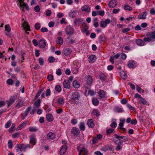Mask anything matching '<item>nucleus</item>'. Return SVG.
Segmentation results:
<instances>
[{
  "label": "nucleus",
  "instance_id": "dca6fc26",
  "mask_svg": "<svg viewBox=\"0 0 155 155\" xmlns=\"http://www.w3.org/2000/svg\"><path fill=\"white\" fill-rule=\"evenodd\" d=\"M147 15V12H144L140 14L138 16V18L140 19H145L146 18V16Z\"/></svg>",
  "mask_w": 155,
  "mask_h": 155
},
{
  "label": "nucleus",
  "instance_id": "1a4fd4ad",
  "mask_svg": "<svg viewBox=\"0 0 155 155\" xmlns=\"http://www.w3.org/2000/svg\"><path fill=\"white\" fill-rule=\"evenodd\" d=\"M114 136L118 140H120V138L123 139L124 140V142L126 141H128V139L127 137L124 136H119L117 134H115Z\"/></svg>",
  "mask_w": 155,
  "mask_h": 155
},
{
  "label": "nucleus",
  "instance_id": "aec40b11",
  "mask_svg": "<svg viewBox=\"0 0 155 155\" xmlns=\"http://www.w3.org/2000/svg\"><path fill=\"white\" fill-rule=\"evenodd\" d=\"M81 9L82 11L86 12L87 13L89 12L90 11L89 7L87 5L83 6Z\"/></svg>",
  "mask_w": 155,
  "mask_h": 155
},
{
  "label": "nucleus",
  "instance_id": "5fc2aeb1",
  "mask_svg": "<svg viewBox=\"0 0 155 155\" xmlns=\"http://www.w3.org/2000/svg\"><path fill=\"white\" fill-rule=\"evenodd\" d=\"M28 123V121H26L21 124L20 125L22 128H24L26 125Z\"/></svg>",
  "mask_w": 155,
  "mask_h": 155
},
{
  "label": "nucleus",
  "instance_id": "4d7b16f0",
  "mask_svg": "<svg viewBox=\"0 0 155 155\" xmlns=\"http://www.w3.org/2000/svg\"><path fill=\"white\" fill-rule=\"evenodd\" d=\"M20 133L19 132H16L15 133L12 134V137L13 138H16L19 137L20 135Z\"/></svg>",
  "mask_w": 155,
  "mask_h": 155
},
{
  "label": "nucleus",
  "instance_id": "680f3d73",
  "mask_svg": "<svg viewBox=\"0 0 155 155\" xmlns=\"http://www.w3.org/2000/svg\"><path fill=\"white\" fill-rule=\"evenodd\" d=\"M11 124V121H9L5 125V127L6 128H9Z\"/></svg>",
  "mask_w": 155,
  "mask_h": 155
},
{
  "label": "nucleus",
  "instance_id": "4468645a",
  "mask_svg": "<svg viewBox=\"0 0 155 155\" xmlns=\"http://www.w3.org/2000/svg\"><path fill=\"white\" fill-rule=\"evenodd\" d=\"M67 146L66 145H64L62 146V148L60 151V155H63L66 152L67 150Z\"/></svg>",
  "mask_w": 155,
  "mask_h": 155
},
{
  "label": "nucleus",
  "instance_id": "79ce46f5",
  "mask_svg": "<svg viewBox=\"0 0 155 155\" xmlns=\"http://www.w3.org/2000/svg\"><path fill=\"white\" fill-rule=\"evenodd\" d=\"M55 90L58 92H60L61 91V88L60 85H57L55 87Z\"/></svg>",
  "mask_w": 155,
  "mask_h": 155
},
{
  "label": "nucleus",
  "instance_id": "603ef678",
  "mask_svg": "<svg viewBox=\"0 0 155 155\" xmlns=\"http://www.w3.org/2000/svg\"><path fill=\"white\" fill-rule=\"evenodd\" d=\"M51 91L49 89H47L46 91L45 95L46 96L48 97L51 95Z\"/></svg>",
  "mask_w": 155,
  "mask_h": 155
},
{
  "label": "nucleus",
  "instance_id": "864d4df0",
  "mask_svg": "<svg viewBox=\"0 0 155 155\" xmlns=\"http://www.w3.org/2000/svg\"><path fill=\"white\" fill-rule=\"evenodd\" d=\"M58 102L60 104H62L64 103V100L61 98H60L58 99Z\"/></svg>",
  "mask_w": 155,
  "mask_h": 155
},
{
  "label": "nucleus",
  "instance_id": "2f4dec72",
  "mask_svg": "<svg viewBox=\"0 0 155 155\" xmlns=\"http://www.w3.org/2000/svg\"><path fill=\"white\" fill-rule=\"evenodd\" d=\"M23 103V101H19L16 105V108L17 109L19 108L22 106Z\"/></svg>",
  "mask_w": 155,
  "mask_h": 155
},
{
  "label": "nucleus",
  "instance_id": "bf43d9fd",
  "mask_svg": "<svg viewBox=\"0 0 155 155\" xmlns=\"http://www.w3.org/2000/svg\"><path fill=\"white\" fill-rule=\"evenodd\" d=\"M35 26L36 29L39 30L40 28L41 25L39 23H37L35 24Z\"/></svg>",
  "mask_w": 155,
  "mask_h": 155
},
{
  "label": "nucleus",
  "instance_id": "37998d69",
  "mask_svg": "<svg viewBox=\"0 0 155 155\" xmlns=\"http://www.w3.org/2000/svg\"><path fill=\"white\" fill-rule=\"evenodd\" d=\"M124 9L125 10H128L130 11L132 10V8L131 7H130L128 5H125L124 7Z\"/></svg>",
  "mask_w": 155,
  "mask_h": 155
},
{
  "label": "nucleus",
  "instance_id": "e2e57ef3",
  "mask_svg": "<svg viewBox=\"0 0 155 155\" xmlns=\"http://www.w3.org/2000/svg\"><path fill=\"white\" fill-rule=\"evenodd\" d=\"M34 9L35 12H38L40 11V8L38 5H37L35 7Z\"/></svg>",
  "mask_w": 155,
  "mask_h": 155
},
{
  "label": "nucleus",
  "instance_id": "3c124183",
  "mask_svg": "<svg viewBox=\"0 0 155 155\" xmlns=\"http://www.w3.org/2000/svg\"><path fill=\"white\" fill-rule=\"evenodd\" d=\"M53 75L51 74H48L47 77V78L49 81H52L53 80Z\"/></svg>",
  "mask_w": 155,
  "mask_h": 155
},
{
  "label": "nucleus",
  "instance_id": "f8f14e48",
  "mask_svg": "<svg viewBox=\"0 0 155 155\" xmlns=\"http://www.w3.org/2000/svg\"><path fill=\"white\" fill-rule=\"evenodd\" d=\"M15 96H11L9 101H7V103L8 104V107L11 105L15 101Z\"/></svg>",
  "mask_w": 155,
  "mask_h": 155
},
{
  "label": "nucleus",
  "instance_id": "39448f33",
  "mask_svg": "<svg viewBox=\"0 0 155 155\" xmlns=\"http://www.w3.org/2000/svg\"><path fill=\"white\" fill-rule=\"evenodd\" d=\"M65 32L67 35H72L74 33V29L70 26H67L65 29Z\"/></svg>",
  "mask_w": 155,
  "mask_h": 155
},
{
  "label": "nucleus",
  "instance_id": "c756f323",
  "mask_svg": "<svg viewBox=\"0 0 155 155\" xmlns=\"http://www.w3.org/2000/svg\"><path fill=\"white\" fill-rule=\"evenodd\" d=\"M135 64L134 62L131 61L130 62L127 64V66L130 68H135L134 65Z\"/></svg>",
  "mask_w": 155,
  "mask_h": 155
},
{
  "label": "nucleus",
  "instance_id": "5701e85b",
  "mask_svg": "<svg viewBox=\"0 0 155 155\" xmlns=\"http://www.w3.org/2000/svg\"><path fill=\"white\" fill-rule=\"evenodd\" d=\"M137 44L140 46H143L144 45V42L142 40L140 39H137L136 40Z\"/></svg>",
  "mask_w": 155,
  "mask_h": 155
},
{
  "label": "nucleus",
  "instance_id": "f704fd0d",
  "mask_svg": "<svg viewBox=\"0 0 155 155\" xmlns=\"http://www.w3.org/2000/svg\"><path fill=\"white\" fill-rule=\"evenodd\" d=\"M76 14L75 11H71L69 13V16L73 18L76 17Z\"/></svg>",
  "mask_w": 155,
  "mask_h": 155
},
{
  "label": "nucleus",
  "instance_id": "69168bd1",
  "mask_svg": "<svg viewBox=\"0 0 155 155\" xmlns=\"http://www.w3.org/2000/svg\"><path fill=\"white\" fill-rule=\"evenodd\" d=\"M46 15L48 17L50 16L51 14V11L49 10H48L46 12Z\"/></svg>",
  "mask_w": 155,
  "mask_h": 155
},
{
  "label": "nucleus",
  "instance_id": "ddd939ff",
  "mask_svg": "<svg viewBox=\"0 0 155 155\" xmlns=\"http://www.w3.org/2000/svg\"><path fill=\"white\" fill-rule=\"evenodd\" d=\"M63 86L65 88L70 89L71 87L70 82L68 80H65L63 82Z\"/></svg>",
  "mask_w": 155,
  "mask_h": 155
},
{
  "label": "nucleus",
  "instance_id": "9b49d317",
  "mask_svg": "<svg viewBox=\"0 0 155 155\" xmlns=\"http://www.w3.org/2000/svg\"><path fill=\"white\" fill-rule=\"evenodd\" d=\"M46 45V43L45 40L43 39H40L39 42V46L41 48H44Z\"/></svg>",
  "mask_w": 155,
  "mask_h": 155
},
{
  "label": "nucleus",
  "instance_id": "c9c22d12",
  "mask_svg": "<svg viewBox=\"0 0 155 155\" xmlns=\"http://www.w3.org/2000/svg\"><path fill=\"white\" fill-rule=\"evenodd\" d=\"M43 89H40L38 90V91L37 93L35 96V99H36L40 96V94L43 91Z\"/></svg>",
  "mask_w": 155,
  "mask_h": 155
},
{
  "label": "nucleus",
  "instance_id": "ea45409f",
  "mask_svg": "<svg viewBox=\"0 0 155 155\" xmlns=\"http://www.w3.org/2000/svg\"><path fill=\"white\" fill-rule=\"evenodd\" d=\"M120 77L123 79H125L126 78L127 74L125 72L122 71L120 73Z\"/></svg>",
  "mask_w": 155,
  "mask_h": 155
},
{
  "label": "nucleus",
  "instance_id": "c85d7f7f",
  "mask_svg": "<svg viewBox=\"0 0 155 155\" xmlns=\"http://www.w3.org/2000/svg\"><path fill=\"white\" fill-rule=\"evenodd\" d=\"M147 36L150 38H151L153 39H155V30L148 34Z\"/></svg>",
  "mask_w": 155,
  "mask_h": 155
},
{
  "label": "nucleus",
  "instance_id": "58836bf2",
  "mask_svg": "<svg viewBox=\"0 0 155 155\" xmlns=\"http://www.w3.org/2000/svg\"><path fill=\"white\" fill-rule=\"evenodd\" d=\"M15 124L14 123H12V127L10 128L9 129L8 131L9 133H12L14 130L15 127Z\"/></svg>",
  "mask_w": 155,
  "mask_h": 155
},
{
  "label": "nucleus",
  "instance_id": "20e7f679",
  "mask_svg": "<svg viewBox=\"0 0 155 155\" xmlns=\"http://www.w3.org/2000/svg\"><path fill=\"white\" fill-rule=\"evenodd\" d=\"M17 149H16L17 151L18 152L20 150V152L22 150H25L27 148V145L23 144H17L16 146Z\"/></svg>",
  "mask_w": 155,
  "mask_h": 155
},
{
  "label": "nucleus",
  "instance_id": "72a5a7b5",
  "mask_svg": "<svg viewBox=\"0 0 155 155\" xmlns=\"http://www.w3.org/2000/svg\"><path fill=\"white\" fill-rule=\"evenodd\" d=\"M73 84L74 87L75 88H78L80 86L79 83L76 80L74 81Z\"/></svg>",
  "mask_w": 155,
  "mask_h": 155
},
{
  "label": "nucleus",
  "instance_id": "774afa93",
  "mask_svg": "<svg viewBox=\"0 0 155 155\" xmlns=\"http://www.w3.org/2000/svg\"><path fill=\"white\" fill-rule=\"evenodd\" d=\"M131 123L134 125H136L137 123V121L136 119H133L131 120Z\"/></svg>",
  "mask_w": 155,
  "mask_h": 155
},
{
  "label": "nucleus",
  "instance_id": "f3484780",
  "mask_svg": "<svg viewBox=\"0 0 155 155\" xmlns=\"http://www.w3.org/2000/svg\"><path fill=\"white\" fill-rule=\"evenodd\" d=\"M30 143L34 145H36V140L35 136L31 135L30 136Z\"/></svg>",
  "mask_w": 155,
  "mask_h": 155
},
{
  "label": "nucleus",
  "instance_id": "a211bd4d",
  "mask_svg": "<svg viewBox=\"0 0 155 155\" xmlns=\"http://www.w3.org/2000/svg\"><path fill=\"white\" fill-rule=\"evenodd\" d=\"M72 50L69 48H64L63 51V53L65 56H68L71 53Z\"/></svg>",
  "mask_w": 155,
  "mask_h": 155
},
{
  "label": "nucleus",
  "instance_id": "338daca9",
  "mask_svg": "<svg viewBox=\"0 0 155 155\" xmlns=\"http://www.w3.org/2000/svg\"><path fill=\"white\" fill-rule=\"evenodd\" d=\"M40 30L42 32H46L48 31V28L45 27H43L41 28Z\"/></svg>",
  "mask_w": 155,
  "mask_h": 155
},
{
  "label": "nucleus",
  "instance_id": "09e8293b",
  "mask_svg": "<svg viewBox=\"0 0 155 155\" xmlns=\"http://www.w3.org/2000/svg\"><path fill=\"white\" fill-rule=\"evenodd\" d=\"M92 114H93V115L95 114L97 117L99 116L100 114L99 112L96 110H95L92 112Z\"/></svg>",
  "mask_w": 155,
  "mask_h": 155
},
{
  "label": "nucleus",
  "instance_id": "de8ad7c7",
  "mask_svg": "<svg viewBox=\"0 0 155 155\" xmlns=\"http://www.w3.org/2000/svg\"><path fill=\"white\" fill-rule=\"evenodd\" d=\"M140 101L144 105H147V102L143 98L141 97L140 99Z\"/></svg>",
  "mask_w": 155,
  "mask_h": 155
},
{
  "label": "nucleus",
  "instance_id": "c03bdc74",
  "mask_svg": "<svg viewBox=\"0 0 155 155\" xmlns=\"http://www.w3.org/2000/svg\"><path fill=\"white\" fill-rule=\"evenodd\" d=\"M29 130L31 132H36L38 130V129L34 127H30L29 128Z\"/></svg>",
  "mask_w": 155,
  "mask_h": 155
},
{
  "label": "nucleus",
  "instance_id": "49530a36",
  "mask_svg": "<svg viewBox=\"0 0 155 155\" xmlns=\"http://www.w3.org/2000/svg\"><path fill=\"white\" fill-rule=\"evenodd\" d=\"M48 60L50 63H52L54 61L55 59L53 57L50 56L48 58Z\"/></svg>",
  "mask_w": 155,
  "mask_h": 155
},
{
  "label": "nucleus",
  "instance_id": "7ed1b4c3",
  "mask_svg": "<svg viewBox=\"0 0 155 155\" xmlns=\"http://www.w3.org/2000/svg\"><path fill=\"white\" fill-rule=\"evenodd\" d=\"M74 22L75 25L79 26L81 24H83L84 23L85 21L83 18H77L74 19Z\"/></svg>",
  "mask_w": 155,
  "mask_h": 155
},
{
  "label": "nucleus",
  "instance_id": "0e129e2a",
  "mask_svg": "<svg viewBox=\"0 0 155 155\" xmlns=\"http://www.w3.org/2000/svg\"><path fill=\"white\" fill-rule=\"evenodd\" d=\"M99 15H101L102 16H104V12L103 10H101L97 11Z\"/></svg>",
  "mask_w": 155,
  "mask_h": 155
},
{
  "label": "nucleus",
  "instance_id": "f257e3e1",
  "mask_svg": "<svg viewBox=\"0 0 155 155\" xmlns=\"http://www.w3.org/2000/svg\"><path fill=\"white\" fill-rule=\"evenodd\" d=\"M86 83L84 84V87L85 88L89 89L92 85V78L90 76L88 75L86 76Z\"/></svg>",
  "mask_w": 155,
  "mask_h": 155
},
{
  "label": "nucleus",
  "instance_id": "393cba45",
  "mask_svg": "<svg viewBox=\"0 0 155 155\" xmlns=\"http://www.w3.org/2000/svg\"><path fill=\"white\" fill-rule=\"evenodd\" d=\"M114 110L115 112L119 113L123 112L124 111L122 108L117 106L115 107Z\"/></svg>",
  "mask_w": 155,
  "mask_h": 155
},
{
  "label": "nucleus",
  "instance_id": "e433bc0d",
  "mask_svg": "<svg viewBox=\"0 0 155 155\" xmlns=\"http://www.w3.org/2000/svg\"><path fill=\"white\" fill-rule=\"evenodd\" d=\"M20 6L21 7H25V8L27 11H28L29 10V7L28 4L24 3V2H21V4H20Z\"/></svg>",
  "mask_w": 155,
  "mask_h": 155
},
{
  "label": "nucleus",
  "instance_id": "13d9d810",
  "mask_svg": "<svg viewBox=\"0 0 155 155\" xmlns=\"http://www.w3.org/2000/svg\"><path fill=\"white\" fill-rule=\"evenodd\" d=\"M117 124L116 122H114L112 123L110 125L111 127L114 128H115L117 126Z\"/></svg>",
  "mask_w": 155,
  "mask_h": 155
},
{
  "label": "nucleus",
  "instance_id": "a878e982",
  "mask_svg": "<svg viewBox=\"0 0 155 155\" xmlns=\"http://www.w3.org/2000/svg\"><path fill=\"white\" fill-rule=\"evenodd\" d=\"M88 126L90 127H93L94 126L93 121L92 119H89L87 122Z\"/></svg>",
  "mask_w": 155,
  "mask_h": 155
},
{
  "label": "nucleus",
  "instance_id": "cd10ccee",
  "mask_svg": "<svg viewBox=\"0 0 155 155\" xmlns=\"http://www.w3.org/2000/svg\"><path fill=\"white\" fill-rule=\"evenodd\" d=\"M90 89L91 87L89 89L85 88V91L86 93L88 92V94H90V95L92 96L94 95V92L93 90H91Z\"/></svg>",
  "mask_w": 155,
  "mask_h": 155
},
{
  "label": "nucleus",
  "instance_id": "6ab92c4d",
  "mask_svg": "<svg viewBox=\"0 0 155 155\" xmlns=\"http://www.w3.org/2000/svg\"><path fill=\"white\" fill-rule=\"evenodd\" d=\"M89 61L90 63L94 62L96 59V56L94 55H92L88 58Z\"/></svg>",
  "mask_w": 155,
  "mask_h": 155
},
{
  "label": "nucleus",
  "instance_id": "2eb2a0df",
  "mask_svg": "<svg viewBox=\"0 0 155 155\" xmlns=\"http://www.w3.org/2000/svg\"><path fill=\"white\" fill-rule=\"evenodd\" d=\"M117 2L115 0H111L109 2L108 5L110 8L115 7L117 4Z\"/></svg>",
  "mask_w": 155,
  "mask_h": 155
},
{
  "label": "nucleus",
  "instance_id": "473e14b6",
  "mask_svg": "<svg viewBox=\"0 0 155 155\" xmlns=\"http://www.w3.org/2000/svg\"><path fill=\"white\" fill-rule=\"evenodd\" d=\"M79 127L81 130L84 131L85 129L84 123V122L81 123L80 124Z\"/></svg>",
  "mask_w": 155,
  "mask_h": 155
},
{
  "label": "nucleus",
  "instance_id": "8fccbe9b",
  "mask_svg": "<svg viewBox=\"0 0 155 155\" xmlns=\"http://www.w3.org/2000/svg\"><path fill=\"white\" fill-rule=\"evenodd\" d=\"M8 147L10 148H12V140H9L8 142Z\"/></svg>",
  "mask_w": 155,
  "mask_h": 155
},
{
  "label": "nucleus",
  "instance_id": "b1692460",
  "mask_svg": "<svg viewBox=\"0 0 155 155\" xmlns=\"http://www.w3.org/2000/svg\"><path fill=\"white\" fill-rule=\"evenodd\" d=\"M41 101L40 99H38L34 103L35 106L33 107H35L37 109H38L40 106V104L41 103Z\"/></svg>",
  "mask_w": 155,
  "mask_h": 155
},
{
  "label": "nucleus",
  "instance_id": "f03ea898",
  "mask_svg": "<svg viewBox=\"0 0 155 155\" xmlns=\"http://www.w3.org/2000/svg\"><path fill=\"white\" fill-rule=\"evenodd\" d=\"M79 146L77 147V149L79 152V155H88V151L86 148L84 147H82L81 148L79 149Z\"/></svg>",
  "mask_w": 155,
  "mask_h": 155
},
{
  "label": "nucleus",
  "instance_id": "4be33fe9",
  "mask_svg": "<svg viewBox=\"0 0 155 155\" xmlns=\"http://www.w3.org/2000/svg\"><path fill=\"white\" fill-rule=\"evenodd\" d=\"M46 119L49 122H51L54 119V118L51 115V114H48L46 116Z\"/></svg>",
  "mask_w": 155,
  "mask_h": 155
},
{
  "label": "nucleus",
  "instance_id": "6e6552de",
  "mask_svg": "<svg viewBox=\"0 0 155 155\" xmlns=\"http://www.w3.org/2000/svg\"><path fill=\"white\" fill-rule=\"evenodd\" d=\"M100 98L99 99L101 100H103L106 98L105 97V92L103 90H100L98 92Z\"/></svg>",
  "mask_w": 155,
  "mask_h": 155
},
{
  "label": "nucleus",
  "instance_id": "412c9836",
  "mask_svg": "<svg viewBox=\"0 0 155 155\" xmlns=\"http://www.w3.org/2000/svg\"><path fill=\"white\" fill-rule=\"evenodd\" d=\"M55 134L52 132H50L48 133L47 136V138L48 139H49L51 140L54 139L55 138Z\"/></svg>",
  "mask_w": 155,
  "mask_h": 155
},
{
  "label": "nucleus",
  "instance_id": "9d476101",
  "mask_svg": "<svg viewBox=\"0 0 155 155\" xmlns=\"http://www.w3.org/2000/svg\"><path fill=\"white\" fill-rule=\"evenodd\" d=\"M71 133L73 134L75 136L77 137L80 134V131L78 129L74 127L71 130Z\"/></svg>",
  "mask_w": 155,
  "mask_h": 155
},
{
  "label": "nucleus",
  "instance_id": "a18cd8bd",
  "mask_svg": "<svg viewBox=\"0 0 155 155\" xmlns=\"http://www.w3.org/2000/svg\"><path fill=\"white\" fill-rule=\"evenodd\" d=\"M5 30L9 32L11 31V28L9 25H6L5 26Z\"/></svg>",
  "mask_w": 155,
  "mask_h": 155
},
{
  "label": "nucleus",
  "instance_id": "7c9ffc66",
  "mask_svg": "<svg viewBox=\"0 0 155 155\" xmlns=\"http://www.w3.org/2000/svg\"><path fill=\"white\" fill-rule=\"evenodd\" d=\"M99 41L103 42L106 40V38L104 35L102 34L98 38Z\"/></svg>",
  "mask_w": 155,
  "mask_h": 155
},
{
  "label": "nucleus",
  "instance_id": "052dcab7",
  "mask_svg": "<svg viewBox=\"0 0 155 155\" xmlns=\"http://www.w3.org/2000/svg\"><path fill=\"white\" fill-rule=\"evenodd\" d=\"M114 131V129H109L106 131V133L108 135L111 134Z\"/></svg>",
  "mask_w": 155,
  "mask_h": 155
},
{
  "label": "nucleus",
  "instance_id": "423d86ee",
  "mask_svg": "<svg viewBox=\"0 0 155 155\" xmlns=\"http://www.w3.org/2000/svg\"><path fill=\"white\" fill-rule=\"evenodd\" d=\"M71 97L73 100L76 101L79 100L81 97V96L79 92L76 91L72 94Z\"/></svg>",
  "mask_w": 155,
  "mask_h": 155
},
{
  "label": "nucleus",
  "instance_id": "4c0bfd02",
  "mask_svg": "<svg viewBox=\"0 0 155 155\" xmlns=\"http://www.w3.org/2000/svg\"><path fill=\"white\" fill-rule=\"evenodd\" d=\"M56 43L60 45H62L63 44V39L61 37H58V40L56 41Z\"/></svg>",
  "mask_w": 155,
  "mask_h": 155
},
{
  "label": "nucleus",
  "instance_id": "6e6d98bb",
  "mask_svg": "<svg viewBox=\"0 0 155 155\" xmlns=\"http://www.w3.org/2000/svg\"><path fill=\"white\" fill-rule=\"evenodd\" d=\"M38 61H39V63L41 65H43L44 64V60L42 58H39Z\"/></svg>",
  "mask_w": 155,
  "mask_h": 155
},
{
  "label": "nucleus",
  "instance_id": "0eeeda50",
  "mask_svg": "<svg viewBox=\"0 0 155 155\" xmlns=\"http://www.w3.org/2000/svg\"><path fill=\"white\" fill-rule=\"evenodd\" d=\"M110 20L107 18L105 21H101L100 26L102 28H105L107 25L110 23Z\"/></svg>",
  "mask_w": 155,
  "mask_h": 155
},
{
  "label": "nucleus",
  "instance_id": "a19ab883",
  "mask_svg": "<svg viewBox=\"0 0 155 155\" xmlns=\"http://www.w3.org/2000/svg\"><path fill=\"white\" fill-rule=\"evenodd\" d=\"M93 104L95 106H97L99 104V101L97 99H93L92 100Z\"/></svg>",
  "mask_w": 155,
  "mask_h": 155
},
{
  "label": "nucleus",
  "instance_id": "bb28decb",
  "mask_svg": "<svg viewBox=\"0 0 155 155\" xmlns=\"http://www.w3.org/2000/svg\"><path fill=\"white\" fill-rule=\"evenodd\" d=\"M99 77L102 81H104L106 78V75L104 74L101 73L99 75Z\"/></svg>",
  "mask_w": 155,
  "mask_h": 155
}]
</instances>
